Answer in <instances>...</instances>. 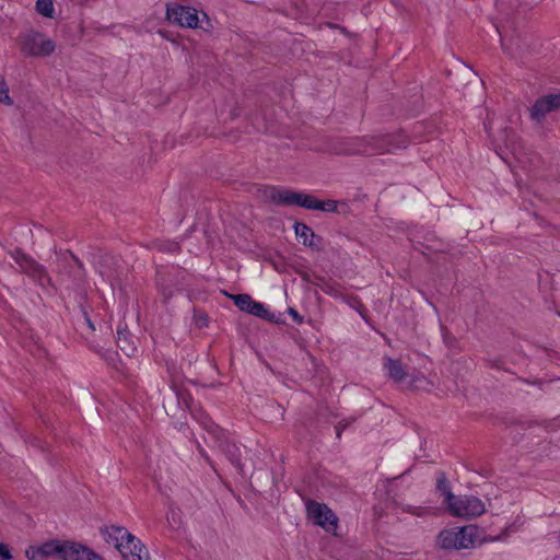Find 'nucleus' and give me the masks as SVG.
I'll list each match as a JSON object with an SVG mask.
<instances>
[{
	"instance_id": "18",
	"label": "nucleus",
	"mask_w": 560,
	"mask_h": 560,
	"mask_svg": "<svg viewBox=\"0 0 560 560\" xmlns=\"http://www.w3.org/2000/svg\"><path fill=\"white\" fill-rule=\"evenodd\" d=\"M36 10L43 16L52 18L55 12L52 0H37Z\"/></svg>"
},
{
	"instance_id": "14",
	"label": "nucleus",
	"mask_w": 560,
	"mask_h": 560,
	"mask_svg": "<svg viewBox=\"0 0 560 560\" xmlns=\"http://www.w3.org/2000/svg\"><path fill=\"white\" fill-rule=\"evenodd\" d=\"M120 555L125 560H150L149 551L145 546L136 537L132 542H128Z\"/></svg>"
},
{
	"instance_id": "16",
	"label": "nucleus",
	"mask_w": 560,
	"mask_h": 560,
	"mask_svg": "<svg viewBox=\"0 0 560 560\" xmlns=\"http://www.w3.org/2000/svg\"><path fill=\"white\" fill-rule=\"evenodd\" d=\"M295 235L302 241V243L312 248H319L320 238L314 234V232L304 223H296Z\"/></svg>"
},
{
	"instance_id": "1",
	"label": "nucleus",
	"mask_w": 560,
	"mask_h": 560,
	"mask_svg": "<svg viewBox=\"0 0 560 560\" xmlns=\"http://www.w3.org/2000/svg\"><path fill=\"white\" fill-rule=\"evenodd\" d=\"M439 489L443 492V502L447 504L448 511L458 517H476L485 513L483 502L474 495H454L445 486L439 483Z\"/></svg>"
},
{
	"instance_id": "17",
	"label": "nucleus",
	"mask_w": 560,
	"mask_h": 560,
	"mask_svg": "<svg viewBox=\"0 0 560 560\" xmlns=\"http://www.w3.org/2000/svg\"><path fill=\"white\" fill-rule=\"evenodd\" d=\"M384 368L387 371L388 376L395 382H402L407 376L405 368L399 360L385 358Z\"/></svg>"
},
{
	"instance_id": "13",
	"label": "nucleus",
	"mask_w": 560,
	"mask_h": 560,
	"mask_svg": "<svg viewBox=\"0 0 560 560\" xmlns=\"http://www.w3.org/2000/svg\"><path fill=\"white\" fill-rule=\"evenodd\" d=\"M560 109V94L546 95L536 101L530 108V116L536 121H541L549 113Z\"/></svg>"
},
{
	"instance_id": "23",
	"label": "nucleus",
	"mask_w": 560,
	"mask_h": 560,
	"mask_svg": "<svg viewBox=\"0 0 560 560\" xmlns=\"http://www.w3.org/2000/svg\"><path fill=\"white\" fill-rule=\"evenodd\" d=\"M406 512L411 513L413 515L422 516L424 514V509L422 508H416L408 505L404 509Z\"/></svg>"
},
{
	"instance_id": "27",
	"label": "nucleus",
	"mask_w": 560,
	"mask_h": 560,
	"mask_svg": "<svg viewBox=\"0 0 560 560\" xmlns=\"http://www.w3.org/2000/svg\"><path fill=\"white\" fill-rule=\"evenodd\" d=\"M237 459H238V456H237L236 454H234V453H233V454H232V460H233V462H237Z\"/></svg>"
},
{
	"instance_id": "9",
	"label": "nucleus",
	"mask_w": 560,
	"mask_h": 560,
	"mask_svg": "<svg viewBox=\"0 0 560 560\" xmlns=\"http://www.w3.org/2000/svg\"><path fill=\"white\" fill-rule=\"evenodd\" d=\"M364 141L362 142L363 149L362 154H376L390 152L394 149L402 148L407 145V140L404 138L397 145L392 144L387 137L383 136H364L360 137Z\"/></svg>"
},
{
	"instance_id": "3",
	"label": "nucleus",
	"mask_w": 560,
	"mask_h": 560,
	"mask_svg": "<svg viewBox=\"0 0 560 560\" xmlns=\"http://www.w3.org/2000/svg\"><path fill=\"white\" fill-rule=\"evenodd\" d=\"M21 52L26 57H47L56 48L52 39L38 32H27L19 37Z\"/></svg>"
},
{
	"instance_id": "4",
	"label": "nucleus",
	"mask_w": 560,
	"mask_h": 560,
	"mask_svg": "<svg viewBox=\"0 0 560 560\" xmlns=\"http://www.w3.org/2000/svg\"><path fill=\"white\" fill-rule=\"evenodd\" d=\"M19 267V271L26 275L37 284L45 287L50 284V278L46 268L21 248L8 252Z\"/></svg>"
},
{
	"instance_id": "20",
	"label": "nucleus",
	"mask_w": 560,
	"mask_h": 560,
	"mask_svg": "<svg viewBox=\"0 0 560 560\" xmlns=\"http://www.w3.org/2000/svg\"><path fill=\"white\" fill-rule=\"evenodd\" d=\"M318 208L317 210L326 211V212H334L337 210V203L334 200H326L320 201L318 200Z\"/></svg>"
},
{
	"instance_id": "11",
	"label": "nucleus",
	"mask_w": 560,
	"mask_h": 560,
	"mask_svg": "<svg viewBox=\"0 0 560 560\" xmlns=\"http://www.w3.org/2000/svg\"><path fill=\"white\" fill-rule=\"evenodd\" d=\"M61 560H104L92 548L71 540H65Z\"/></svg>"
},
{
	"instance_id": "26",
	"label": "nucleus",
	"mask_w": 560,
	"mask_h": 560,
	"mask_svg": "<svg viewBox=\"0 0 560 560\" xmlns=\"http://www.w3.org/2000/svg\"><path fill=\"white\" fill-rule=\"evenodd\" d=\"M327 292H328L330 295L338 296V292H337L336 290H334V289H329Z\"/></svg>"
},
{
	"instance_id": "10",
	"label": "nucleus",
	"mask_w": 560,
	"mask_h": 560,
	"mask_svg": "<svg viewBox=\"0 0 560 560\" xmlns=\"http://www.w3.org/2000/svg\"><path fill=\"white\" fill-rule=\"evenodd\" d=\"M234 304L242 311L255 315L262 319L273 320V315H270L266 306L257 301H254L248 294L231 295Z\"/></svg>"
},
{
	"instance_id": "22",
	"label": "nucleus",
	"mask_w": 560,
	"mask_h": 560,
	"mask_svg": "<svg viewBox=\"0 0 560 560\" xmlns=\"http://www.w3.org/2000/svg\"><path fill=\"white\" fill-rule=\"evenodd\" d=\"M415 383H419L413 385L417 389H429L430 383L425 377L416 378Z\"/></svg>"
},
{
	"instance_id": "12",
	"label": "nucleus",
	"mask_w": 560,
	"mask_h": 560,
	"mask_svg": "<svg viewBox=\"0 0 560 560\" xmlns=\"http://www.w3.org/2000/svg\"><path fill=\"white\" fill-rule=\"evenodd\" d=\"M103 539L110 546L115 547L119 552L128 542H132L135 537L125 527L108 526L101 530Z\"/></svg>"
},
{
	"instance_id": "8",
	"label": "nucleus",
	"mask_w": 560,
	"mask_h": 560,
	"mask_svg": "<svg viewBox=\"0 0 560 560\" xmlns=\"http://www.w3.org/2000/svg\"><path fill=\"white\" fill-rule=\"evenodd\" d=\"M65 540H49L42 545L31 546L25 550L28 560H48L56 558L61 560Z\"/></svg>"
},
{
	"instance_id": "24",
	"label": "nucleus",
	"mask_w": 560,
	"mask_h": 560,
	"mask_svg": "<svg viewBox=\"0 0 560 560\" xmlns=\"http://www.w3.org/2000/svg\"><path fill=\"white\" fill-rule=\"evenodd\" d=\"M121 341H122V339H121V334H119V337H118V346H119V348H120V349H121V350H122L127 355H131V354L133 353L135 349H133V348H131L130 350H129V349H126L125 347H122V346H121Z\"/></svg>"
},
{
	"instance_id": "5",
	"label": "nucleus",
	"mask_w": 560,
	"mask_h": 560,
	"mask_svg": "<svg viewBox=\"0 0 560 560\" xmlns=\"http://www.w3.org/2000/svg\"><path fill=\"white\" fill-rule=\"evenodd\" d=\"M166 19L170 23L186 28H197L200 20L196 9L178 3L166 4Z\"/></svg>"
},
{
	"instance_id": "28",
	"label": "nucleus",
	"mask_w": 560,
	"mask_h": 560,
	"mask_svg": "<svg viewBox=\"0 0 560 560\" xmlns=\"http://www.w3.org/2000/svg\"><path fill=\"white\" fill-rule=\"evenodd\" d=\"M202 16L207 20V22H209L208 15L206 13H202Z\"/></svg>"
},
{
	"instance_id": "19",
	"label": "nucleus",
	"mask_w": 560,
	"mask_h": 560,
	"mask_svg": "<svg viewBox=\"0 0 560 560\" xmlns=\"http://www.w3.org/2000/svg\"><path fill=\"white\" fill-rule=\"evenodd\" d=\"M0 103L5 105H12V100L9 96V89L3 81L2 77H0Z\"/></svg>"
},
{
	"instance_id": "2",
	"label": "nucleus",
	"mask_w": 560,
	"mask_h": 560,
	"mask_svg": "<svg viewBox=\"0 0 560 560\" xmlns=\"http://www.w3.org/2000/svg\"><path fill=\"white\" fill-rule=\"evenodd\" d=\"M477 528L472 525L444 529L438 537V542L443 549H468L475 546Z\"/></svg>"
},
{
	"instance_id": "21",
	"label": "nucleus",
	"mask_w": 560,
	"mask_h": 560,
	"mask_svg": "<svg viewBox=\"0 0 560 560\" xmlns=\"http://www.w3.org/2000/svg\"><path fill=\"white\" fill-rule=\"evenodd\" d=\"M0 558L3 560H10L12 558L10 548L5 544H0Z\"/></svg>"
},
{
	"instance_id": "15",
	"label": "nucleus",
	"mask_w": 560,
	"mask_h": 560,
	"mask_svg": "<svg viewBox=\"0 0 560 560\" xmlns=\"http://www.w3.org/2000/svg\"><path fill=\"white\" fill-rule=\"evenodd\" d=\"M363 141L364 140L359 137L341 139L335 143L332 150L337 154H362V150H364L362 145Z\"/></svg>"
},
{
	"instance_id": "6",
	"label": "nucleus",
	"mask_w": 560,
	"mask_h": 560,
	"mask_svg": "<svg viewBox=\"0 0 560 560\" xmlns=\"http://www.w3.org/2000/svg\"><path fill=\"white\" fill-rule=\"evenodd\" d=\"M269 198L277 205H296L308 210H317L318 199L311 195L295 192L287 189L272 188Z\"/></svg>"
},
{
	"instance_id": "25",
	"label": "nucleus",
	"mask_w": 560,
	"mask_h": 560,
	"mask_svg": "<svg viewBox=\"0 0 560 560\" xmlns=\"http://www.w3.org/2000/svg\"><path fill=\"white\" fill-rule=\"evenodd\" d=\"M289 314L292 316V318L298 322V323H301L302 322V317L299 315V313L294 310V308H290L289 310Z\"/></svg>"
},
{
	"instance_id": "7",
	"label": "nucleus",
	"mask_w": 560,
	"mask_h": 560,
	"mask_svg": "<svg viewBox=\"0 0 560 560\" xmlns=\"http://www.w3.org/2000/svg\"><path fill=\"white\" fill-rule=\"evenodd\" d=\"M307 516L326 532H335L338 518L334 512L324 503L308 501L306 503Z\"/></svg>"
}]
</instances>
